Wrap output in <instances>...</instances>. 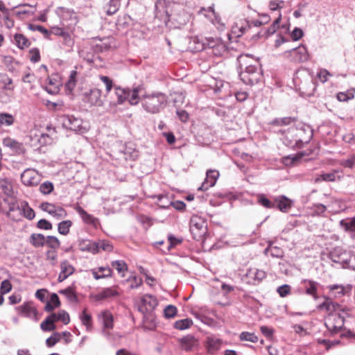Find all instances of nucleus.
I'll return each mask as SVG.
<instances>
[{"label":"nucleus","mask_w":355,"mask_h":355,"mask_svg":"<svg viewBox=\"0 0 355 355\" xmlns=\"http://www.w3.org/2000/svg\"><path fill=\"white\" fill-rule=\"evenodd\" d=\"M320 309L325 308L329 312L328 318L326 319L325 325L332 334H336L340 331L344 324L346 316L349 314V309L346 306H343L336 302L327 300L318 306Z\"/></svg>","instance_id":"f257e3e1"},{"label":"nucleus","mask_w":355,"mask_h":355,"mask_svg":"<svg viewBox=\"0 0 355 355\" xmlns=\"http://www.w3.org/2000/svg\"><path fill=\"white\" fill-rule=\"evenodd\" d=\"M167 101V96L160 92L148 93L141 98L142 107L150 114L159 113L166 107Z\"/></svg>","instance_id":"f03ea898"},{"label":"nucleus","mask_w":355,"mask_h":355,"mask_svg":"<svg viewBox=\"0 0 355 355\" xmlns=\"http://www.w3.org/2000/svg\"><path fill=\"white\" fill-rule=\"evenodd\" d=\"M329 258L343 268L355 270V253L337 247L329 253Z\"/></svg>","instance_id":"7ed1b4c3"},{"label":"nucleus","mask_w":355,"mask_h":355,"mask_svg":"<svg viewBox=\"0 0 355 355\" xmlns=\"http://www.w3.org/2000/svg\"><path fill=\"white\" fill-rule=\"evenodd\" d=\"M254 63L255 65L248 66V67H245V69L240 70V79L245 85H252L256 84L262 76L259 62H254Z\"/></svg>","instance_id":"20e7f679"},{"label":"nucleus","mask_w":355,"mask_h":355,"mask_svg":"<svg viewBox=\"0 0 355 355\" xmlns=\"http://www.w3.org/2000/svg\"><path fill=\"white\" fill-rule=\"evenodd\" d=\"M206 220L197 215H194L190 220V232L193 235V238L198 241H202L207 232Z\"/></svg>","instance_id":"39448f33"},{"label":"nucleus","mask_w":355,"mask_h":355,"mask_svg":"<svg viewBox=\"0 0 355 355\" xmlns=\"http://www.w3.org/2000/svg\"><path fill=\"white\" fill-rule=\"evenodd\" d=\"M60 120L62 126L66 129L78 133H84L87 131V128L83 125L82 119L73 115H62Z\"/></svg>","instance_id":"423d86ee"},{"label":"nucleus","mask_w":355,"mask_h":355,"mask_svg":"<svg viewBox=\"0 0 355 355\" xmlns=\"http://www.w3.org/2000/svg\"><path fill=\"white\" fill-rule=\"evenodd\" d=\"M82 100L88 103L90 106H102L103 100L102 98V92L98 88H92L85 91L81 94Z\"/></svg>","instance_id":"0eeeda50"},{"label":"nucleus","mask_w":355,"mask_h":355,"mask_svg":"<svg viewBox=\"0 0 355 355\" xmlns=\"http://www.w3.org/2000/svg\"><path fill=\"white\" fill-rule=\"evenodd\" d=\"M283 132L284 137L282 138L283 143L288 147L290 148H301L303 146V141L302 139L298 138V132H300L296 128L291 127L288 128L287 130H282Z\"/></svg>","instance_id":"6e6552de"},{"label":"nucleus","mask_w":355,"mask_h":355,"mask_svg":"<svg viewBox=\"0 0 355 355\" xmlns=\"http://www.w3.org/2000/svg\"><path fill=\"white\" fill-rule=\"evenodd\" d=\"M56 14L64 26L71 27L78 21L76 13L69 8L59 7L56 10Z\"/></svg>","instance_id":"1a4fd4ad"},{"label":"nucleus","mask_w":355,"mask_h":355,"mask_svg":"<svg viewBox=\"0 0 355 355\" xmlns=\"http://www.w3.org/2000/svg\"><path fill=\"white\" fill-rule=\"evenodd\" d=\"M158 304L157 299L151 295H143L137 302L138 310L142 313L151 312Z\"/></svg>","instance_id":"9d476101"},{"label":"nucleus","mask_w":355,"mask_h":355,"mask_svg":"<svg viewBox=\"0 0 355 355\" xmlns=\"http://www.w3.org/2000/svg\"><path fill=\"white\" fill-rule=\"evenodd\" d=\"M288 56L291 60L297 62H304L309 60V54L306 46L301 45L287 52Z\"/></svg>","instance_id":"9b49d317"},{"label":"nucleus","mask_w":355,"mask_h":355,"mask_svg":"<svg viewBox=\"0 0 355 355\" xmlns=\"http://www.w3.org/2000/svg\"><path fill=\"white\" fill-rule=\"evenodd\" d=\"M21 180L24 185L34 187L39 184L41 178L36 171L28 168L21 173Z\"/></svg>","instance_id":"f8f14e48"},{"label":"nucleus","mask_w":355,"mask_h":355,"mask_svg":"<svg viewBox=\"0 0 355 355\" xmlns=\"http://www.w3.org/2000/svg\"><path fill=\"white\" fill-rule=\"evenodd\" d=\"M40 208L42 211L49 213L50 215L58 220L63 218L67 216L66 211L62 207L55 206V205L47 202L41 203Z\"/></svg>","instance_id":"ddd939ff"},{"label":"nucleus","mask_w":355,"mask_h":355,"mask_svg":"<svg viewBox=\"0 0 355 355\" xmlns=\"http://www.w3.org/2000/svg\"><path fill=\"white\" fill-rule=\"evenodd\" d=\"M251 28L250 21L247 19L237 20L232 26L231 35L236 37H240Z\"/></svg>","instance_id":"4468645a"},{"label":"nucleus","mask_w":355,"mask_h":355,"mask_svg":"<svg viewBox=\"0 0 355 355\" xmlns=\"http://www.w3.org/2000/svg\"><path fill=\"white\" fill-rule=\"evenodd\" d=\"M352 287L350 285L344 286L343 285L340 284H332L327 286V288L329 291V297H334L336 298H339L348 294L352 291Z\"/></svg>","instance_id":"2eb2a0df"},{"label":"nucleus","mask_w":355,"mask_h":355,"mask_svg":"<svg viewBox=\"0 0 355 355\" xmlns=\"http://www.w3.org/2000/svg\"><path fill=\"white\" fill-rule=\"evenodd\" d=\"M281 20V16L279 15L273 22L272 24L267 28H262L260 31H259L257 33L254 34L252 37V40H257L262 37H268V36L274 34L277 29L279 27V22Z\"/></svg>","instance_id":"dca6fc26"},{"label":"nucleus","mask_w":355,"mask_h":355,"mask_svg":"<svg viewBox=\"0 0 355 355\" xmlns=\"http://www.w3.org/2000/svg\"><path fill=\"white\" fill-rule=\"evenodd\" d=\"M206 175V178L198 190L207 191L209 188L214 187L219 177V173L216 170H209Z\"/></svg>","instance_id":"f3484780"},{"label":"nucleus","mask_w":355,"mask_h":355,"mask_svg":"<svg viewBox=\"0 0 355 355\" xmlns=\"http://www.w3.org/2000/svg\"><path fill=\"white\" fill-rule=\"evenodd\" d=\"M119 295L117 287L112 286L103 288L98 293L94 295L93 298L96 301H102L110 298H114Z\"/></svg>","instance_id":"a211bd4d"},{"label":"nucleus","mask_w":355,"mask_h":355,"mask_svg":"<svg viewBox=\"0 0 355 355\" xmlns=\"http://www.w3.org/2000/svg\"><path fill=\"white\" fill-rule=\"evenodd\" d=\"M46 132L42 133L37 141L40 145L44 146L51 144L56 137V129L51 125L46 126Z\"/></svg>","instance_id":"6ab92c4d"},{"label":"nucleus","mask_w":355,"mask_h":355,"mask_svg":"<svg viewBox=\"0 0 355 355\" xmlns=\"http://www.w3.org/2000/svg\"><path fill=\"white\" fill-rule=\"evenodd\" d=\"M275 208L286 213L292 207L293 202L285 196H279L275 198Z\"/></svg>","instance_id":"aec40b11"},{"label":"nucleus","mask_w":355,"mask_h":355,"mask_svg":"<svg viewBox=\"0 0 355 355\" xmlns=\"http://www.w3.org/2000/svg\"><path fill=\"white\" fill-rule=\"evenodd\" d=\"M114 95L116 98V101H113L114 105L123 104L130 95V89L122 88L119 86H114Z\"/></svg>","instance_id":"412c9836"},{"label":"nucleus","mask_w":355,"mask_h":355,"mask_svg":"<svg viewBox=\"0 0 355 355\" xmlns=\"http://www.w3.org/2000/svg\"><path fill=\"white\" fill-rule=\"evenodd\" d=\"M74 270V268L68 261H64L61 262L60 272L58 275V281L59 282H63L68 277L72 275Z\"/></svg>","instance_id":"4be33fe9"},{"label":"nucleus","mask_w":355,"mask_h":355,"mask_svg":"<svg viewBox=\"0 0 355 355\" xmlns=\"http://www.w3.org/2000/svg\"><path fill=\"white\" fill-rule=\"evenodd\" d=\"M221 40L219 38H214V37H205L202 40L201 42H199V40L198 38H195L193 40L194 42H197L199 44V46L198 47V50H203L206 49H212L218 44V43Z\"/></svg>","instance_id":"5701e85b"},{"label":"nucleus","mask_w":355,"mask_h":355,"mask_svg":"<svg viewBox=\"0 0 355 355\" xmlns=\"http://www.w3.org/2000/svg\"><path fill=\"white\" fill-rule=\"evenodd\" d=\"M155 17L158 18L159 20H163L166 21L169 19L168 12L165 8L164 1L159 0L155 3Z\"/></svg>","instance_id":"b1692460"},{"label":"nucleus","mask_w":355,"mask_h":355,"mask_svg":"<svg viewBox=\"0 0 355 355\" xmlns=\"http://www.w3.org/2000/svg\"><path fill=\"white\" fill-rule=\"evenodd\" d=\"M181 347L186 351H191L198 345V340L193 335L189 334L180 340Z\"/></svg>","instance_id":"393cba45"},{"label":"nucleus","mask_w":355,"mask_h":355,"mask_svg":"<svg viewBox=\"0 0 355 355\" xmlns=\"http://www.w3.org/2000/svg\"><path fill=\"white\" fill-rule=\"evenodd\" d=\"M60 81L58 77H49L46 79V91L51 94H58L60 90Z\"/></svg>","instance_id":"a878e982"},{"label":"nucleus","mask_w":355,"mask_h":355,"mask_svg":"<svg viewBox=\"0 0 355 355\" xmlns=\"http://www.w3.org/2000/svg\"><path fill=\"white\" fill-rule=\"evenodd\" d=\"M46 237L42 234L33 233L28 239V242L34 248H42L45 245Z\"/></svg>","instance_id":"bb28decb"},{"label":"nucleus","mask_w":355,"mask_h":355,"mask_svg":"<svg viewBox=\"0 0 355 355\" xmlns=\"http://www.w3.org/2000/svg\"><path fill=\"white\" fill-rule=\"evenodd\" d=\"M237 62L240 70L245 69V67L251 65H255L254 62H259V60L254 59L249 54H243L238 57Z\"/></svg>","instance_id":"cd10ccee"},{"label":"nucleus","mask_w":355,"mask_h":355,"mask_svg":"<svg viewBox=\"0 0 355 355\" xmlns=\"http://www.w3.org/2000/svg\"><path fill=\"white\" fill-rule=\"evenodd\" d=\"M99 318L101 320L104 329H112L113 328L114 319L110 311L107 310L103 311L99 315Z\"/></svg>","instance_id":"c85d7f7f"},{"label":"nucleus","mask_w":355,"mask_h":355,"mask_svg":"<svg viewBox=\"0 0 355 355\" xmlns=\"http://www.w3.org/2000/svg\"><path fill=\"white\" fill-rule=\"evenodd\" d=\"M222 340L220 338L214 337H208L207 338V349L209 353L214 354L221 347Z\"/></svg>","instance_id":"c756f323"},{"label":"nucleus","mask_w":355,"mask_h":355,"mask_svg":"<svg viewBox=\"0 0 355 355\" xmlns=\"http://www.w3.org/2000/svg\"><path fill=\"white\" fill-rule=\"evenodd\" d=\"M3 144L6 147L12 149L13 150L18 153H21L23 149L22 144L9 137L5 138L3 140Z\"/></svg>","instance_id":"7c9ffc66"},{"label":"nucleus","mask_w":355,"mask_h":355,"mask_svg":"<svg viewBox=\"0 0 355 355\" xmlns=\"http://www.w3.org/2000/svg\"><path fill=\"white\" fill-rule=\"evenodd\" d=\"M75 209L77 211V213L80 215V216L81 217V218L84 223L89 224V225H92V224L95 223V220H96L95 218L92 215L88 214L80 206H77L75 208Z\"/></svg>","instance_id":"2f4dec72"},{"label":"nucleus","mask_w":355,"mask_h":355,"mask_svg":"<svg viewBox=\"0 0 355 355\" xmlns=\"http://www.w3.org/2000/svg\"><path fill=\"white\" fill-rule=\"evenodd\" d=\"M20 209L23 216L28 220H31L35 218V211L29 206L28 203L26 201H23L20 204Z\"/></svg>","instance_id":"473e14b6"},{"label":"nucleus","mask_w":355,"mask_h":355,"mask_svg":"<svg viewBox=\"0 0 355 355\" xmlns=\"http://www.w3.org/2000/svg\"><path fill=\"white\" fill-rule=\"evenodd\" d=\"M265 254L270 255L272 257L282 258L284 256L283 250L277 246H273L272 243H270L268 246L265 249Z\"/></svg>","instance_id":"72a5a7b5"},{"label":"nucleus","mask_w":355,"mask_h":355,"mask_svg":"<svg viewBox=\"0 0 355 355\" xmlns=\"http://www.w3.org/2000/svg\"><path fill=\"white\" fill-rule=\"evenodd\" d=\"M14 43L21 49L28 48L31 45V42L20 33H17L14 35Z\"/></svg>","instance_id":"f704fd0d"},{"label":"nucleus","mask_w":355,"mask_h":355,"mask_svg":"<svg viewBox=\"0 0 355 355\" xmlns=\"http://www.w3.org/2000/svg\"><path fill=\"white\" fill-rule=\"evenodd\" d=\"M121 3L116 0H109L104 7V10L107 15L115 14L119 9Z\"/></svg>","instance_id":"c9c22d12"},{"label":"nucleus","mask_w":355,"mask_h":355,"mask_svg":"<svg viewBox=\"0 0 355 355\" xmlns=\"http://www.w3.org/2000/svg\"><path fill=\"white\" fill-rule=\"evenodd\" d=\"M20 310L22 313L25 315V316L30 318H36L37 316V310L34 306L30 304H26L20 306Z\"/></svg>","instance_id":"e433bc0d"},{"label":"nucleus","mask_w":355,"mask_h":355,"mask_svg":"<svg viewBox=\"0 0 355 355\" xmlns=\"http://www.w3.org/2000/svg\"><path fill=\"white\" fill-rule=\"evenodd\" d=\"M112 270L110 268L100 267L98 271L94 270L92 275L96 279L111 277Z\"/></svg>","instance_id":"4c0bfd02"},{"label":"nucleus","mask_w":355,"mask_h":355,"mask_svg":"<svg viewBox=\"0 0 355 355\" xmlns=\"http://www.w3.org/2000/svg\"><path fill=\"white\" fill-rule=\"evenodd\" d=\"M200 15H204L205 17L209 19L212 23L217 19L216 12L213 6H209L207 8H201L198 11Z\"/></svg>","instance_id":"58836bf2"},{"label":"nucleus","mask_w":355,"mask_h":355,"mask_svg":"<svg viewBox=\"0 0 355 355\" xmlns=\"http://www.w3.org/2000/svg\"><path fill=\"white\" fill-rule=\"evenodd\" d=\"M77 71L73 70L70 73L69 78L65 84V88L68 94H71L76 86V78Z\"/></svg>","instance_id":"ea45409f"},{"label":"nucleus","mask_w":355,"mask_h":355,"mask_svg":"<svg viewBox=\"0 0 355 355\" xmlns=\"http://www.w3.org/2000/svg\"><path fill=\"white\" fill-rule=\"evenodd\" d=\"M340 225L346 230L352 232V236L355 238V217L348 220H342Z\"/></svg>","instance_id":"a19ab883"},{"label":"nucleus","mask_w":355,"mask_h":355,"mask_svg":"<svg viewBox=\"0 0 355 355\" xmlns=\"http://www.w3.org/2000/svg\"><path fill=\"white\" fill-rule=\"evenodd\" d=\"M112 266L116 269L122 277L125 275V272L128 270V266L123 260H116L112 262Z\"/></svg>","instance_id":"79ce46f5"},{"label":"nucleus","mask_w":355,"mask_h":355,"mask_svg":"<svg viewBox=\"0 0 355 355\" xmlns=\"http://www.w3.org/2000/svg\"><path fill=\"white\" fill-rule=\"evenodd\" d=\"M45 245L49 247L50 250H58L60 246L59 239L54 236H47L46 237Z\"/></svg>","instance_id":"37998d69"},{"label":"nucleus","mask_w":355,"mask_h":355,"mask_svg":"<svg viewBox=\"0 0 355 355\" xmlns=\"http://www.w3.org/2000/svg\"><path fill=\"white\" fill-rule=\"evenodd\" d=\"M193 324V320L190 318H185L176 321L173 327L178 330L189 329Z\"/></svg>","instance_id":"c03bdc74"},{"label":"nucleus","mask_w":355,"mask_h":355,"mask_svg":"<svg viewBox=\"0 0 355 355\" xmlns=\"http://www.w3.org/2000/svg\"><path fill=\"white\" fill-rule=\"evenodd\" d=\"M226 44L220 40L218 44L212 49L211 53L216 56H221L227 52Z\"/></svg>","instance_id":"a18cd8bd"},{"label":"nucleus","mask_w":355,"mask_h":355,"mask_svg":"<svg viewBox=\"0 0 355 355\" xmlns=\"http://www.w3.org/2000/svg\"><path fill=\"white\" fill-rule=\"evenodd\" d=\"M139 89H140L139 87L134 88L132 90L130 89V95L127 99L128 100L130 105H137L139 103V100L141 101V98H139Z\"/></svg>","instance_id":"49530a36"},{"label":"nucleus","mask_w":355,"mask_h":355,"mask_svg":"<svg viewBox=\"0 0 355 355\" xmlns=\"http://www.w3.org/2000/svg\"><path fill=\"white\" fill-rule=\"evenodd\" d=\"M71 225V221L69 220L60 222L58 226V232L62 235H67L69 232Z\"/></svg>","instance_id":"de8ad7c7"},{"label":"nucleus","mask_w":355,"mask_h":355,"mask_svg":"<svg viewBox=\"0 0 355 355\" xmlns=\"http://www.w3.org/2000/svg\"><path fill=\"white\" fill-rule=\"evenodd\" d=\"M60 294H63L71 302H77L78 297L75 292L71 287H68L64 290H61L59 292Z\"/></svg>","instance_id":"09e8293b"},{"label":"nucleus","mask_w":355,"mask_h":355,"mask_svg":"<svg viewBox=\"0 0 355 355\" xmlns=\"http://www.w3.org/2000/svg\"><path fill=\"white\" fill-rule=\"evenodd\" d=\"M258 202L263 207L271 209V208H275V202H272L269 199H268L264 195L261 194L258 196L257 198Z\"/></svg>","instance_id":"8fccbe9b"},{"label":"nucleus","mask_w":355,"mask_h":355,"mask_svg":"<svg viewBox=\"0 0 355 355\" xmlns=\"http://www.w3.org/2000/svg\"><path fill=\"white\" fill-rule=\"evenodd\" d=\"M336 173H327L321 174L320 176L315 178V182H320V181L325 182H334L336 181Z\"/></svg>","instance_id":"3c124183"},{"label":"nucleus","mask_w":355,"mask_h":355,"mask_svg":"<svg viewBox=\"0 0 355 355\" xmlns=\"http://www.w3.org/2000/svg\"><path fill=\"white\" fill-rule=\"evenodd\" d=\"M239 338L241 340L250 341L252 343L258 342V337L254 334L248 331H243L241 333Z\"/></svg>","instance_id":"603ef678"},{"label":"nucleus","mask_w":355,"mask_h":355,"mask_svg":"<svg viewBox=\"0 0 355 355\" xmlns=\"http://www.w3.org/2000/svg\"><path fill=\"white\" fill-rule=\"evenodd\" d=\"M297 290L300 293H306L308 295H311V280H302Z\"/></svg>","instance_id":"864d4df0"},{"label":"nucleus","mask_w":355,"mask_h":355,"mask_svg":"<svg viewBox=\"0 0 355 355\" xmlns=\"http://www.w3.org/2000/svg\"><path fill=\"white\" fill-rule=\"evenodd\" d=\"M28 28L31 31H40V33H42L44 35V37L46 38H49V37H50V32H49V31H48L46 28H45L42 26L37 25V24H28Z\"/></svg>","instance_id":"5fc2aeb1"},{"label":"nucleus","mask_w":355,"mask_h":355,"mask_svg":"<svg viewBox=\"0 0 355 355\" xmlns=\"http://www.w3.org/2000/svg\"><path fill=\"white\" fill-rule=\"evenodd\" d=\"M53 184L50 181H46L40 186V191L44 195L49 194L53 190Z\"/></svg>","instance_id":"6e6d98bb"},{"label":"nucleus","mask_w":355,"mask_h":355,"mask_svg":"<svg viewBox=\"0 0 355 355\" xmlns=\"http://www.w3.org/2000/svg\"><path fill=\"white\" fill-rule=\"evenodd\" d=\"M14 123V117L12 115L7 113L0 114V123L5 125H10Z\"/></svg>","instance_id":"4d7b16f0"},{"label":"nucleus","mask_w":355,"mask_h":355,"mask_svg":"<svg viewBox=\"0 0 355 355\" xmlns=\"http://www.w3.org/2000/svg\"><path fill=\"white\" fill-rule=\"evenodd\" d=\"M98 252L101 250L106 252H110L113 249L112 243L105 240H98Z\"/></svg>","instance_id":"13d9d810"},{"label":"nucleus","mask_w":355,"mask_h":355,"mask_svg":"<svg viewBox=\"0 0 355 355\" xmlns=\"http://www.w3.org/2000/svg\"><path fill=\"white\" fill-rule=\"evenodd\" d=\"M0 83L4 84V89H13V87H9L12 83V80L6 73H0Z\"/></svg>","instance_id":"bf43d9fd"},{"label":"nucleus","mask_w":355,"mask_h":355,"mask_svg":"<svg viewBox=\"0 0 355 355\" xmlns=\"http://www.w3.org/2000/svg\"><path fill=\"white\" fill-rule=\"evenodd\" d=\"M80 320L83 325L87 327V329L91 326L92 316L87 313L86 310H83L80 315Z\"/></svg>","instance_id":"052dcab7"},{"label":"nucleus","mask_w":355,"mask_h":355,"mask_svg":"<svg viewBox=\"0 0 355 355\" xmlns=\"http://www.w3.org/2000/svg\"><path fill=\"white\" fill-rule=\"evenodd\" d=\"M83 250H87L93 254H96L98 252V242L88 241V243L85 245V248Z\"/></svg>","instance_id":"680f3d73"},{"label":"nucleus","mask_w":355,"mask_h":355,"mask_svg":"<svg viewBox=\"0 0 355 355\" xmlns=\"http://www.w3.org/2000/svg\"><path fill=\"white\" fill-rule=\"evenodd\" d=\"M164 313L167 318H173L177 313V308L173 305H168L164 309Z\"/></svg>","instance_id":"e2e57ef3"},{"label":"nucleus","mask_w":355,"mask_h":355,"mask_svg":"<svg viewBox=\"0 0 355 355\" xmlns=\"http://www.w3.org/2000/svg\"><path fill=\"white\" fill-rule=\"evenodd\" d=\"M250 272L253 275L254 280L258 282H261L266 277V272L262 270L256 269L254 272L250 271Z\"/></svg>","instance_id":"0e129e2a"},{"label":"nucleus","mask_w":355,"mask_h":355,"mask_svg":"<svg viewBox=\"0 0 355 355\" xmlns=\"http://www.w3.org/2000/svg\"><path fill=\"white\" fill-rule=\"evenodd\" d=\"M128 281L130 283L129 286L131 289L139 288L143 283L142 279L137 276L132 277Z\"/></svg>","instance_id":"69168bd1"},{"label":"nucleus","mask_w":355,"mask_h":355,"mask_svg":"<svg viewBox=\"0 0 355 355\" xmlns=\"http://www.w3.org/2000/svg\"><path fill=\"white\" fill-rule=\"evenodd\" d=\"M277 292L280 297H284L290 293L291 286L288 284L282 285L277 288Z\"/></svg>","instance_id":"338daca9"},{"label":"nucleus","mask_w":355,"mask_h":355,"mask_svg":"<svg viewBox=\"0 0 355 355\" xmlns=\"http://www.w3.org/2000/svg\"><path fill=\"white\" fill-rule=\"evenodd\" d=\"M58 320L62 321L64 324H67L70 322L69 313L64 310H60V311H58Z\"/></svg>","instance_id":"774afa93"}]
</instances>
